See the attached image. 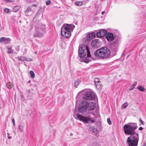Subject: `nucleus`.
I'll return each mask as SVG.
<instances>
[{"label":"nucleus","mask_w":146,"mask_h":146,"mask_svg":"<svg viewBox=\"0 0 146 146\" xmlns=\"http://www.w3.org/2000/svg\"><path fill=\"white\" fill-rule=\"evenodd\" d=\"M139 121L143 125L144 124H145L144 123L143 121L141 119H140Z\"/></svg>","instance_id":"obj_36"},{"label":"nucleus","mask_w":146,"mask_h":146,"mask_svg":"<svg viewBox=\"0 0 146 146\" xmlns=\"http://www.w3.org/2000/svg\"><path fill=\"white\" fill-rule=\"evenodd\" d=\"M35 54H36V53H37V52H35Z\"/></svg>","instance_id":"obj_45"},{"label":"nucleus","mask_w":146,"mask_h":146,"mask_svg":"<svg viewBox=\"0 0 146 146\" xmlns=\"http://www.w3.org/2000/svg\"><path fill=\"white\" fill-rule=\"evenodd\" d=\"M18 128L19 130L20 131L22 132L24 130L23 126L22 125H19Z\"/></svg>","instance_id":"obj_22"},{"label":"nucleus","mask_w":146,"mask_h":146,"mask_svg":"<svg viewBox=\"0 0 146 146\" xmlns=\"http://www.w3.org/2000/svg\"><path fill=\"white\" fill-rule=\"evenodd\" d=\"M107 121L108 123L110 125H111L112 123L110 121V119L109 118L107 119Z\"/></svg>","instance_id":"obj_33"},{"label":"nucleus","mask_w":146,"mask_h":146,"mask_svg":"<svg viewBox=\"0 0 146 146\" xmlns=\"http://www.w3.org/2000/svg\"><path fill=\"white\" fill-rule=\"evenodd\" d=\"M86 53H87V56L90 58L91 55L88 45L82 44L80 46L78 50L79 56L81 58H84L86 56Z\"/></svg>","instance_id":"obj_5"},{"label":"nucleus","mask_w":146,"mask_h":146,"mask_svg":"<svg viewBox=\"0 0 146 146\" xmlns=\"http://www.w3.org/2000/svg\"><path fill=\"white\" fill-rule=\"evenodd\" d=\"M84 61L85 62L88 63L89 62L90 60L88 59L87 58H85L84 59Z\"/></svg>","instance_id":"obj_30"},{"label":"nucleus","mask_w":146,"mask_h":146,"mask_svg":"<svg viewBox=\"0 0 146 146\" xmlns=\"http://www.w3.org/2000/svg\"><path fill=\"white\" fill-rule=\"evenodd\" d=\"M75 27L72 24H64L61 29V34L62 36L68 38L70 36V32L72 31Z\"/></svg>","instance_id":"obj_4"},{"label":"nucleus","mask_w":146,"mask_h":146,"mask_svg":"<svg viewBox=\"0 0 146 146\" xmlns=\"http://www.w3.org/2000/svg\"><path fill=\"white\" fill-rule=\"evenodd\" d=\"M107 33V31L105 30H100L96 34L97 36L98 37H103L106 35Z\"/></svg>","instance_id":"obj_9"},{"label":"nucleus","mask_w":146,"mask_h":146,"mask_svg":"<svg viewBox=\"0 0 146 146\" xmlns=\"http://www.w3.org/2000/svg\"><path fill=\"white\" fill-rule=\"evenodd\" d=\"M45 25H40L39 26L38 29H40V31H44Z\"/></svg>","instance_id":"obj_16"},{"label":"nucleus","mask_w":146,"mask_h":146,"mask_svg":"<svg viewBox=\"0 0 146 146\" xmlns=\"http://www.w3.org/2000/svg\"><path fill=\"white\" fill-rule=\"evenodd\" d=\"M128 104L127 102H125L121 106L122 109H125L128 106Z\"/></svg>","instance_id":"obj_23"},{"label":"nucleus","mask_w":146,"mask_h":146,"mask_svg":"<svg viewBox=\"0 0 146 146\" xmlns=\"http://www.w3.org/2000/svg\"><path fill=\"white\" fill-rule=\"evenodd\" d=\"M75 117L80 121L84 122L86 123H90L94 122L93 119L90 116L88 117L83 116L79 114H77Z\"/></svg>","instance_id":"obj_7"},{"label":"nucleus","mask_w":146,"mask_h":146,"mask_svg":"<svg viewBox=\"0 0 146 146\" xmlns=\"http://www.w3.org/2000/svg\"><path fill=\"white\" fill-rule=\"evenodd\" d=\"M90 36L91 35H89V34L87 35L86 37V40L87 41H90L92 39V37H91Z\"/></svg>","instance_id":"obj_24"},{"label":"nucleus","mask_w":146,"mask_h":146,"mask_svg":"<svg viewBox=\"0 0 146 146\" xmlns=\"http://www.w3.org/2000/svg\"><path fill=\"white\" fill-rule=\"evenodd\" d=\"M17 58L21 61H30L32 60L31 58H26L23 56H19Z\"/></svg>","instance_id":"obj_14"},{"label":"nucleus","mask_w":146,"mask_h":146,"mask_svg":"<svg viewBox=\"0 0 146 146\" xmlns=\"http://www.w3.org/2000/svg\"><path fill=\"white\" fill-rule=\"evenodd\" d=\"M94 82L95 85H96V84H97V83L99 84V83H100V79L98 78H95L94 80Z\"/></svg>","instance_id":"obj_25"},{"label":"nucleus","mask_w":146,"mask_h":146,"mask_svg":"<svg viewBox=\"0 0 146 146\" xmlns=\"http://www.w3.org/2000/svg\"><path fill=\"white\" fill-rule=\"evenodd\" d=\"M137 126L136 123H129L125 124L123 126V129L125 134L134 135L135 134L137 133L135 131Z\"/></svg>","instance_id":"obj_3"},{"label":"nucleus","mask_w":146,"mask_h":146,"mask_svg":"<svg viewBox=\"0 0 146 146\" xmlns=\"http://www.w3.org/2000/svg\"><path fill=\"white\" fill-rule=\"evenodd\" d=\"M81 82V80L79 79H76L75 82L74 84L75 87L76 88L77 87V86Z\"/></svg>","instance_id":"obj_15"},{"label":"nucleus","mask_w":146,"mask_h":146,"mask_svg":"<svg viewBox=\"0 0 146 146\" xmlns=\"http://www.w3.org/2000/svg\"><path fill=\"white\" fill-rule=\"evenodd\" d=\"M96 106V104L94 102L88 103L86 100H83L80 103L78 110L79 112L83 113L87 110H93L95 108Z\"/></svg>","instance_id":"obj_1"},{"label":"nucleus","mask_w":146,"mask_h":146,"mask_svg":"<svg viewBox=\"0 0 146 146\" xmlns=\"http://www.w3.org/2000/svg\"><path fill=\"white\" fill-rule=\"evenodd\" d=\"M30 73L31 75V77L32 78H33L35 77V74L32 71H30Z\"/></svg>","instance_id":"obj_27"},{"label":"nucleus","mask_w":146,"mask_h":146,"mask_svg":"<svg viewBox=\"0 0 146 146\" xmlns=\"http://www.w3.org/2000/svg\"><path fill=\"white\" fill-rule=\"evenodd\" d=\"M76 5L78 6H80L82 5V1H76L75 2Z\"/></svg>","instance_id":"obj_26"},{"label":"nucleus","mask_w":146,"mask_h":146,"mask_svg":"<svg viewBox=\"0 0 146 146\" xmlns=\"http://www.w3.org/2000/svg\"><path fill=\"white\" fill-rule=\"evenodd\" d=\"M8 49L9 50H10V49H11V47H10V46L8 47Z\"/></svg>","instance_id":"obj_41"},{"label":"nucleus","mask_w":146,"mask_h":146,"mask_svg":"<svg viewBox=\"0 0 146 146\" xmlns=\"http://www.w3.org/2000/svg\"><path fill=\"white\" fill-rule=\"evenodd\" d=\"M31 10V8L30 7H28L27 8V9H26V11L25 12H29Z\"/></svg>","instance_id":"obj_29"},{"label":"nucleus","mask_w":146,"mask_h":146,"mask_svg":"<svg viewBox=\"0 0 146 146\" xmlns=\"http://www.w3.org/2000/svg\"><path fill=\"white\" fill-rule=\"evenodd\" d=\"M139 141L138 133L131 135L127 138V142L129 146H137Z\"/></svg>","instance_id":"obj_6"},{"label":"nucleus","mask_w":146,"mask_h":146,"mask_svg":"<svg viewBox=\"0 0 146 146\" xmlns=\"http://www.w3.org/2000/svg\"><path fill=\"white\" fill-rule=\"evenodd\" d=\"M143 146H146V143L145 142H144Z\"/></svg>","instance_id":"obj_42"},{"label":"nucleus","mask_w":146,"mask_h":146,"mask_svg":"<svg viewBox=\"0 0 146 146\" xmlns=\"http://www.w3.org/2000/svg\"><path fill=\"white\" fill-rule=\"evenodd\" d=\"M7 2H13L14 0H5Z\"/></svg>","instance_id":"obj_38"},{"label":"nucleus","mask_w":146,"mask_h":146,"mask_svg":"<svg viewBox=\"0 0 146 146\" xmlns=\"http://www.w3.org/2000/svg\"><path fill=\"white\" fill-rule=\"evenodd\" d=\"M6 85L8 88L11 89L12 88L13 86V84L12 82H10L8 83Z\"/></svg>","instance_id":"obj_17"},{"label":"nucleus","mask_w":146,"mask_h":146,"mask_svg":"<svg viewBox=\"0 0 146 146\" xmlns=\"http://www.w3.org/2000/svg\"><path fill=\"white\" fill-rule=\"evenodd\" d=\"M95 34L94 33H90V34H89V35H90L91 36V37H92V39L93 37L94 36V35H95Z\"/></svg>","instance_id":"obj_35"},{"label":"nucleus","mask_w":146,"mask_h":146,"mask_svg":"<svg viewBox=\"0 0 146 146\" xmlns=\"http://www.w3.org/2000/svg\"><path fill=\"white\" fill-rule=\"evenodd\" d=\"M106 38L109 41H111L114 39L113 34L112 33H108L106 36Z\"/></svg>","instance_id":"obj_12"},{"label":"nucleus","mask_w":146,"mask_h":146,"mask_svg":"<svg viewBox=\"0 0 146 146\" xmlns=\"http://www.w3.org/2000/svg\"><path fill=\"white\" fill-rule=\"evenodd\" d=\"M9 9L7 8H5L4 9V11L7 13H8L9 12Z\"/></svg>","instance_id":"obj_31"},{"label":"nucleus","mask_w":146,"mask_h":146,"mask_svg":"<svg viewBox=\"0 0 146 146\" xmlns=\"http://www.w3.org/2000/svg\"><path fill=\"white\" fill-rule=\"evenodd\" d=\"M110 51L107 47H104L97 50L94 53L96 57L98 58L104 59L108 57Z\"/></svg>","instance_id":"obj_2"},{"label":"nucleus","mask_w":146,"mask_h":146,"mask_svg":"<svg viewBox=\"0 0 146 146\" xmlns=\"http://www.w3.org/2000/svg\"><path fill=\"white\" fill-rule=\"evenodd\" d=\"M89 129L90 130H92V131L95 133L97 132V129L96 128H95L91 126L89 127Z\"/></svg>","instance_id":"obj_21"},{"label":"nucleus","mask_w":146,"mask_h":146,"mask_svg":"<svg viewBox=\"0 0 146 146\" xmlns=\"http://www.w3.org/2000/svg\"><path fill=\"white\" fill-rule=\"evenodd\" d=\"M138 89L139 91L142 92L143 91L145 90L144 88L143 87L141 86H139L138 87Z\"/></svg>","instance_id":"obj_28"},{"label":"nucleus","mask_w":146,"mask_h":146,"mask_svg":"<svg viewBox=\"0 0 146 146\" xmlns=\"http://www.w3.org/2000/svg\"><path fill=\"white\" fill-rule=\"evenodd\" d=\"M11 40V39L9 38L2 37L0 38V42H4V43L5 44H8L9 43Z\"/></svg>","instance_id":"obj_13"},{"label":"nucleus","mask_w":146,"mask_h":146,"mask_svg":"<svg viewBox=\"0 0 146 146\" xmlns=\"http://www.w3.org/2000/svg\"><path fill=\"white\" fill-rule=\"evenodd\" d=\"M143 129V128L142 127H140L139 128V129L140 130H141Z\"/></svg>","instance_id":"obj_39"},{"label":"nucleus","mask_w":146,"mask_h":146,"mask_svg":"<svg viewBox=\"0 0 146 146\" xmlns=\"http://www.w3.org/2000/svg\"><path fill=\"white\" fill-rule=\"evenodd\" d=\"M51 3V1L50 0H48L46 1V4L47 5H48Z\"/></svg>","instance_id":"obj_34"},{"label":"nucleus","mask_w":146,"mask_h":146,"mask_svg":"<svg viewBox=\"0 0 146 146\" xmlns=\"http://www.w3.org/2000/svg\"><path fill=\"white\" fill-rule=\"evenodd\" d=\"M21 7V6H16L13 9V11L14 12H16Z\"/></svg>","instance_id":"obj_18"},{"label":"nucleus","mask_w":146,"mask_h":146,"mask_svg":"<svg viewBox=\"0 0 146 146\" xmlns=\"http://www.w3.org/2000/svg\"><path fill=\"white\" fill-rule=\"evenodd\" d=\"M95 85L97 88L99 90H100L102 89V86L100 83H99V84L97 83V84H96Z\"/></svg>","instance_id":"obj_19"},{"label":"nucleus","mask_w":146,"mask_h":146,"mask_svg":"<svg viewBox=\"0 0 146 146\" xmlns=\"http://www.w3.org/2000/svg\"><path fill=\"white\" fill-rule=\"evenodd\" d=\"M33 6L35 7V6H36V5H33Z\"/></svg>","instance_id":"obj_44"},{"label":"nucleus","mask_w":146,"mask_h":146,"mask_svg":"<svg viewBox=\"0 0 146 146\" xmlns=\"http://www.w3.org/2000/svg\"><path fill=\"white\" fill-rule=\"evenodd\" d=\"M83 98L86 100H92L95 99V96L94 93L91 91L86 92L83 95Z\"/></svg>","instance_id":"obj_8"},{"label":"nucleus","mask_w":146,"mask_h":146,"mask_svg":"<svg viewBox=\"0 0 146 146\" xmlns=\"http://www.w3.org/2000/svg\"><path fill=\"white\" fill-rule=\"evenodd\" d=\"M45 33V32L40 31V29L36 31L34 33V36L38 37H40L42 36Z\"/></svg>","instance_id":"obj_10"},{"label":"nucleus","mask_w":146,"mask_h":146,"mask_svg":"<svg viewBox=\"0 0 146 146\" xmlns=\"http://www.w3.org/2000/svg\"><path fill=\"white\" fill-rule=\"evenodd\" d=\"M12 122L13 123V124L14 126H15V121L14 119H12Z\"/></svg>","instance_id":"obj_37"},{"label":"nucleus","mask_w":146,"mask_h":146,"mask_svg":"<svg viewBox=\"0 0 146 146\" xmlns=\"http://www.w3.org/2000/svg\"><path fill=\"white\" fill-rule=\"evenodd\" d=\"M99 43L98 40L94 39L91 42V45L93 48H96L98 47Z\"/></svg>","instance_id":"obj_11"},{"label":"nucleus","mask_w":146,"mask_h":146,"mask_svg":"<svg viewBox=\"0 0 146 146\" xmlns=\"http://www.w3.org/2000/svg\"><path fill=\"white\" fill-rule=\"evenodd\" d=\"M105 13V12L104 11H103L102 12V14L103 15Z\"/></svg>","instance_id":"obj_40"},{"label":"nucleus","mask_w":146,"mask_h":146,"mask_svg":"<svg viewBox=\"0 0 146 146\" xmlns=\"http://www.w3.org/2000/svg\"><path fill=\"white\" fill-rule=\"evenodd\" d=\"M8 138L9 139H10L11 138V137H8Z\"/></svg>","instance_id":"obj_43"},{"label":"nucleus","mask_w":146,"mask_h":146,"mask_svg":"<svg viewBox=\"0 0 146 146\" xmlns=\"http://www.w3.org/2000/svg\"><path fill=\"white\" fill-rule=\"evenodd\" d=\"M28 82H29H29H30V81H29Z\"/></svg>","instance_id":"obj_46"},{"label":"nucleus","mask_w":146,"mask_h":146,"mask_svg":"<svg viewBox=\"0 0 146 146\" xmlns=\"http://www.w3.org/2000/svg\"><path fill=\"white\" fill-rule=\"evenodd\" d=\"M137 84V82H134L133 84L130 86V88L129 89V90H133L135 88V86Z\"/></svg>","instance_id":"obj_20"},{"label":"nucleus","mask_w":146,"mask_h":146,"mask_svg":"<svg viewBox=\"0 0 146 146\" xmlns=\"http://www.w3.org/2000/svg\"><path fill=\"white\" fill-rule=\"evenodd\" d=\"M13 50H12V49H10V50H9L7 51V52L8 53H9V54H11V53H13Z\"/></svg>","instance_id":"obj_32"}]
</instances>
